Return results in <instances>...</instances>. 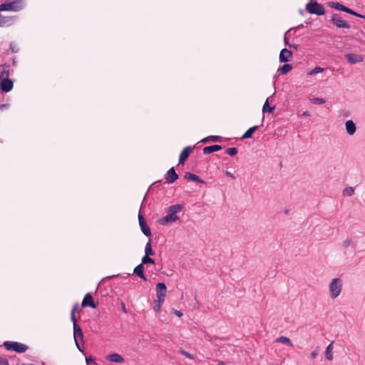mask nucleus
I'll list each match as a JSON object with an SVG mask.
<instances>
[{"label":"nucleus","instance_id":"5701e85b","mask_svg":"<svg viewBox=\"0 0 365 365\" xmlns=\"http://www.w3.org/2000/svg\"><path fill=\"white\" fill-rule=\"evenodd\" d=\"M185 179L197 182L200 183H204V180H202L199 176L195 174L186 173L184 176Z\"/></svg>","mask_w":365,"mask_h":365},{"label":"nucleus","instance_id":"4468645a","mask_svg":"<svg viewBox=\"0 0 365 365\" xmlns=\"http://www.w3.org/2000/svg\"><path fill=\"white\" fill-rule=\"evenodd\" d=\"M292 52L287 48H283L279 53V59L281 63H287L292 60Z\"/></svg>","mask_w":365,"mask_h":365},{"label":"nucleus","instance_id":"4c0bfd02","mask_svg":"<svg viewBox=\"0 0 365 365\" xmlns=\"http://www.w3.org/2000/svg\"><path fill=\"white\" fill-rule=\"evenodd\" d=\"M179 352L185 356L186 358H188V359H194V356L190 354V353H188L187 351H186L185 350L182 349H179Z\"/></svg>","mask_w":365,"mask_h":365},{"label":"nucleus","instance_id":"a878e982","mask_svg":"<svg viewBox=\"0 0 365 365\" xmlns=\"http://www.w3.org/2000/svg\"><path fill=\"white\" fill-rule=\"evenodd\" d=\"M277 342H279L284 344H287L289 346H293V343L292 341L287 336H280L276 339Z\"/></svg>","mask_w":365,"mask_h":365},{"label":"nucleus","instance_id":"4be33fe9","mask_svg":"<svg viewBox=\"0 0 365 365\" xmlns=\"http://www.w3.org/2000/svg\"><path fill=\"white\" fill-rule=\"evenodd\" d=\"M176 222L175 217H171V215L167 214L165 217L160 218L158 222L161 225H167L169 223Z\"/></svg>","mask_w":365,"mask_h":365},{"label":"nucleus","instance_id":"79ce46f5","mask_svg":"<svg viewBox=\"0 0 365 365\" xmlns=\"http://www.w3.org/2000/svg\"><path fill=\"white\" fill-rule=\"evenodd\" d=\"M346 13H348L349 14H351L353 16H357V17H360L361 16V14H359V13L354 11V10H352V9H351L349 8L348 9V11H347Z\"/></svg>","mask_w":365,"mask_h":365},{"label":"nucleus","instance_id":"f03ea898","mask_svg":"<svg viewBox=\"0 0 365 365\" xmlns=\"http://www.w3.org/2000/svg\"><path fill=\"white\" fill-rule=\"evenodd\" d=\"M24 8L23 0H13L0 4V11H19Z\"/></svg>","mask_w":365,"mask_h":365},{"label":"nucleus","instance_id":"8fccbe9b","mask_svg":"<svg viewBox=\"0 0 365 365\" xmlns=\"http://www.w3.org/2000/svg\"><path fill=\"white\" fill-rule=\"evenodd\" d=\"M122 310L125 313H128L127 309L125 307V305L123 302L121 303Z\"/></svg>","mask_w":365,"mask_h":365},{"label":"nucleus","instance_id":"cd10ccee","mask_svg":"<svg viewBox=\"0 0 365 365\" xmlns=\"http://www.w3.org/2000/svg\"><path fill=\"white\" fill-rule=\"evenodd\" d=\"M332 344H333V342L329 344L325 351L326 358L329 361L333 359V354H332L333 346H332Z\"/></svg>","mask_w":365,"mask_h":365},{"label":"nucleus","instance_id":"ea45409f","mask_svg":"<svg viewBox=\"0 0 365 365\" xmlns=\"http://www.w3.org/2000/svg\"><path fill=\"white\" fill-rule=\"evenodd\" d=\"M9 46L13 53H17L19 50L17 44L14 42H11Z\"/></svg>","mask_w":365,"mask_h":365},{"label":"nucleus","instance_id":"f8f14e48","mask_svg":"<svg viewBox=\"0 0 365 365\" xmlns=\"http://www.w3.org/2000/svg\"><path fill=\"white\" fill-rule=\"evenodd\" d=\"M179 178V175L175 172V168L172 167L170 168L165 175L166 182L172 184L175 182Z\"/></svg>","mask_w":365,"mask_h":365},{"label":"nucleus","instance_id":"58836bf2","mask_svg":"<svg viewBox=\"0 0 365 365\" xmlns=\"http://www.w3.org/2000/svg\"><path fill=\"white\" fill-rule=\"evenodd\" d=\"M323 70H324V68L319 67V66H316L312 70H311L308 73L309 75H314V74H317L318 73L323 71Z\"/></svg>","mask_w":365,"mask_h":365},{"label":"nucleus","instance_id":"f257e3e1","mask_svg":"<svg viewBox=\"0 0 365 365\" xmlns=\"http://www.w3.org/2000/svg\"><path fill=\"white\" fill-rule=\"evenodd\" d=\"M3 346L7 351H14L19 354L24 353L29 349L27 345L17 341H6L4 342Z\"/></svg>","mask_w":365,"mask_h":365},{"label":"nucleus","instance_id":"052dcab7","mask_svg":"<svg viewBox=\"0 0 365 365\" xmlns=\"http://www.w3.org/2000/svg\"><path fill=\"white\" fill-rule=\"evenodd\" d=\"M6 104H2V105L1 106V108H5V107H6Z\"/></svg>","mask_w":365,"mask_h":365},{"label":"nucleus","instance_id":"473e14b6","mask_svg":"<svg viewBox=\"0 0 365 365\" xmlns=\"http://www.w3.org/2000/svg\"><path fill=\"white\" fill-rule=\"evenodd\" d=\"M354 192V190L352 187H347L343 190V195L351 196Z\"/></svg>","mask_w":365,"mask_h":365},{"label":"nucleus","instance_id":"b1692460","mask_svg":"<svg viewBox=\"0 0 365 365\" xmlns=\"http://www.w3.org/2000/svg\"><path fill=\"white\" fill-rule=\"evenodd\" d=\"M259 128L258 125L250 128L242 135V139H247L252 138L253 133Z\"/></svg>","mask_w":365,"mask_h":365},{"label":"nucleus","instance_id":"37998d69","mask_svg":"<svg viewBox=\"0 0 365 365\" xmlns=\"http://www.w3.org/2000/svg\"><path fill=\"white\" fill-rule=\"evenodd\" d=\"M71 319L73 322V326H75V324H77L75 314L71 313Z\"/></svg>","mask_w":365,"mask_h":365},{"label":"nucleus","instance_id":"2eb2a0df","mask_svg":"<svg viewBox=\"0 0 365 365\" xmlns=\"http://www.w3.org/2000/svg\"><path fill=\"white\" fill-rule=\"evenodd\" d=\"M192 150L193 147L187 146L182 150L179 157V164H185Z\"/></svg>","mask_w":365,"mask_h":365},{"label":"nucleus","instance_id":"4d7b16f0","mask_svg":"<svg viewBox=\"0 0 365 365\" xmlns=\"http://www.w3.org/2000/svg\"><path fill=\"white\" fill-rule=\"evenodd\" d=\"M217 365H225V363L223 361H220Z\"/></svg>","mask_w":365,"mask_h":365},{"label":"nucleus","instance_id":"e433bc0d","mask_svg":"<svg viewBox=\"0 0 365 365\" xmlns=\"http://www.w3.org/2000/svg\"><path fill=\"white\" fill-rule=\"evenodd\" d=\"M163 302H160L159 299H158V300L155 301V305L153 307V309L155 310V312H160V307H161V304Z\"/></svg>","mask_w":365,"mask_h":365},{"label":"nucleus","instance_id":"5fc2aeb1","mask_svg":"<svg viewBox=\"0 0 365 365\" xmlns=\"http://www.w3.org/2000/svg\"><path fill=\"white\" fill-rule=\"evenodd\" d=\"M303 115H304V116H309L310 115L309 112V111H304L303 113Z\"/></svg>","mask_w":365,"mask_h":365},{"label":"nucleus","instance_id":"bb28decb","mask_svg":"<svg viewBox=\"0 0 365 365\" xmlns=\"http://www.w3.org/2000/svg\"><path fill=\"white\" fill-rule=\"evenodd\" d=\"M292 69V66L291 64L285 63L282 66H281L278 71L281 74L285 75L288 72H289Z\"/></svg>","mask_w":365,"mask_h":365},{"label":"nucleus","instance_id":"bf43d9fd","mask_svg":"<svg viewBox=\"0 0 365 365\" xmlns=\"http://www.w3.org/2000/svg\"><path fill=\"white\" fill-rule=\"evenodd\" d=\"M6 104H2V105L1 106V108H5V107H6Z\"/></svg>","mask_w":365,"mask_h":365},{"label":"nucleus","instance_id":"3c124183","mask_svg":"<svg viewBox=\"0 0 365 365\" xmlns=\"http://www.w3.org/2000/svg\"><path fill=\"white\" fill-rule=\"evenodd\" d=\"M298 46H298V45H297V44H291V43H290V44H289V48H294V49H295V50H297V49H298Z\"/></svg>","mask_w":365,"mask_h":365},{"label":"nucleus","instance_id":"ddd939ff","mask_svg":"<svg viewBox=\"0 0 365 365\" xmlns=\"http://www.w3.org/2000/svg\"><path fill=\"white\" fill-rule=\"evenodd\" d=\"M344 57L351 64L358 63L364 60V57L361 55L352 53H346Z\"/></svg>","mask_w":365,"mask_h":365},{"label":"nucleus","instance_id":"dca6fc26","mask_svg":"<svg viewBox=\"0 0 365 365\" xmlns=\"http://www.w3.org/2000/svg\"><path fill=\"white\" fill-rule=\"evenodd\" d=\"M133 274L139 277L143 280L147 281V277L144 273V265L141 263L134 268Z\"/></svg>","mask_w":365,"mask_h":365},{"label":"nucleus","instance_id":"c85d7f7f","mask_svg":"<svg viewBox=\"0 0 365 365\" xmlns=\"http://www.w3.org/2000/svg\"><path fill=\"white\" fill-rule=\"evenodd\" d=\"M145 255H148V256H150V255H155V252H154V251L152 249L151 240H149V241L147 242V244L145 245Z\"/></svg>","mask_w":365,"mask_h":365},{"label":"nucleus","instance_id":"f704fd0d","mask_svg":"<svg viewBox=\"0 0 365 365\" xmlns=\"http://www.w3.org/2000/svg\"><path fill=\"white\" fill-rule=\"evenodd\" d=\"M225 153L230 156H235L237 153V149L236 148H228Z\"/></svg>","mask_w":365,"mask_h":365},{"label":"nucleus","instance_id":"aec40b11","mask_svg":"<svg viewBox=\"0 0 365 365\" xmlns=\"http://www.w3.org/2000/svg\"><path fill=\"white\" fill-rule=\"evenodd\" d=\"M346 130L347 133L352 135L355 133L356 128L355 123L351 120H349L345 123Z\"/></svg>","mask_w":365,"mask_h":365},{"label":"nucleus","instance_id":"13d9d810","mask_svg":"<svg viewBox=\"0 0 365 365\" xmlns=\"http://www.w3.org/2000/svg\"><path fill=\"white\" fill-rule=\"evenodd\" d=\"M359 18L364 19H365V15L361 14V16Z\"/></svg>","mask_w":365,"mask_h":365},{"label":"nucleus","instance_id":"20e7f679","mask_svg":"<svg viewBox=\"0 0 365 365\" xmlns=\"http://www.w3.org/2000/svg\"><path fill=\"white\" fill-rule=\"evenodd\" d=\"M342 289V281L339 278H334L329 284L330 296L332 299L336 298Z\"/></svg>","mask_w":365,"mask_h":365},{"label":"nucleus","instance_id":"c03bdc74","mask_svg":"<svg viewBox=\"0 0 365 365\" xmlns=\"http://www.w3.org/2000/svg\"><path fill=\"white\" fill-rule=\"evenodd\" d=\"M225 174L226 176L231 178L232 179H235V175L230 173V171H225Z\"/></svg>","mask_w":365,"mask_h":365},{"label":"nucleus","instance_id":"f3484780","mask_svg":"<svg viewBox=\"0 0 365 365\" xmlns=\"http://www.w3.org/2000/svg\"><path fill=\"white\" fill-rule=\"evenodd\" d=\"M9 64L0 65V79L6 78L9 76Z\"/></svg>","mask_w":365,"mask_h":365},{"label":"nucleus","instance_id":"6ab92c4d","mask_svg":"<svg viewBox=\"0 0 365 365\" xmlns=\"http://www.w3.org/2000/svg\"><path fill=\"white\" fill-rule=\"evenodd\" d=\"M106 359L115 363H123L124 359L119 354L113 353L107 356Z\"/></svg>","mask_w":365,"mask_h":365},{"label":"nucleus","instance_id":"49530a36","mask_svg":"<svg viewBox=\"0 0 365 365\" xmlns=\"http://www.w3.org/2000/svg\"><path fill=\"white\" fill-rule=\"evenodd\" d=\"M304 27V25L303 24H300L294 28H292L290 29L289 30L287 31V32H290L291 31L294 30V31H296L297 29H299L300 28H303Z\"/></svg>","mask_w":365,"mask_h":365},{"label":"nucleus","instance_id":"72a5a7b5","mask_svg":"<svg viewBox=\"0 0 365 365\" xmlns=\"http://www.w3.org/2000/svg\"><path fill=\"white\" fill-rule=\"evenodd\" d=\"M11 20V18L4 16L0 14V26H4Z\"/></svg>","mask_w":365,"mask_h":365},{"label":"nucleus","instance_id":"864d4df0","mask_svg":"<svg viewBox=\"0 0 365 365\" xmlns=\"http://www.w3.org/2000/svg\"><path fill=\"white\" fill-rule=\"evenodd\" d=\"M317 356V352H315V351H312V352L311 353V356H312V358L314 359Z\"/></svg>","mask_w":365,"mask_h":365},{"label":"nucleus","instance_id":"39448f33","mask_svg":"<svg viewBox=\"0 0 365 365\" xmlns=\"http://www.w3.org/2000/svg\"><path fill=\"white\" fill-rule=\"evenodd\" d=\"M330 21L336 26L337 28L340 29H349L350 25L348 22L343 20L341 16L339 14H334L331 16Z\"/></svg>","mask_w":365,"mask_h":365},{"label":"nucleus","instance_id":"423d86ee","mask_svg":"<svg viewBox=\"0 0 365 365\" xmlns=\"http://www.w3.org/2000/svg\"><path fill=\"white\" fill-rule=\"evenodd\" d=\"M73 336L77 348L79 351H83L79 345L78 340H83V333L81 327L78 324H75V326H73Z\"/></svg>","mask_w":365,"mask_h":365},{"label":"nucleus","instance_id":"412c9836","mask_svg":"<svg viewBox=\"0 0 365 365\" xmlns=\"http://www.w3.org/2000/svg\"><path fill=\"white\" fill-rule=\"evenodd\" d=\"M222 149V147L220 145H212L206 146L203 148L202 151L204 154H210L215 151H218Z\"/></svg>","mask_w":365,"mask_h":365},{"label":"nucleus","instance_id":"a211bd4d","mask_svg":"<svg viewBox=\"0 0 365 365\" xmlns=\"http://www.w3.org/2000/svg\"><path fill=\"white\" fill-rule=\"evenodd\" d=\"M328 6L332 9H336V10H339V11H344V12H347L348 11V7L345 6L344 5L339 3V2H336V1H329L328 3Z\"/></svg>","mask_w":365,"mask_h":365},{"label":"nucleus","instance_id":"de8ad7c7","mask_svg":"<svg viewBox=\"0 0 365 365\" xmlns=\"http://www.w3.org/2000/svg\"><path fill=\"white\" fill-rule=\"evenodd\" d=\"M173 311L174 314H176L178 317H182V313L180 311H178V310H176V309H173Z\"/></svg>","mask_w":365,"mask_h":365},{"label":"nucleus","instance_id":"c9c22d12","mask_svg":"<svg viewBox=\"0 0 365 365\" xmlns=\"http://www.w3.org/2000/svg\"><path fill=\"white\" fill-rule=\"evenodd\" d=\"M311 102L314 104L319 105L324 103L326 101L324 98H313L311 99Z\"/></svg>","mask_w":365,"mask_h":365},{"label":"nucleus","instance_id":"6e6552de","mask_svg":"<svg viewBox=\"0 0 365 365\" xmlns=\"http://www.w3.org/2000/svg\"><path fill=\"white\" fill-rule=\"evenodd\" d=\"M139 225L142 232L147 237H150L152 233L149 226L147 225L146 221L143 216L139 213L138 215Z\"/></svg>","mask_w":365,"mask_h":365},{"label":"nucleus","instance_id":"a19ab883","mask_svg":"<svg viewBox=\"0 0 365 365\" xmlns=\"http://www.w3.org/2000/svg\"><path fill=\"white\" fill-rule=\"evenodd\" d=\"M0 365H9V360L6 358L0 356Z\"/></svg>","mask_w":365,"mask_h":365},{"label":"nucleus","instance_id":"0eeeda50","mask_svg":"<svg viewBox=\"0 0 365 365\" xmlns=\"http://www.w3.org/2000/svg\"><path fill=\"white\" fill-rule=\"evenodd\" d=\"M156 293L157 297L160 299V302H164L166 293H167V287L165 283L159 282L156 285Z\"/></svg>","mask_w":365,"mask_h":365},{"label":"nucleus","instance_id":"9d476101","mask_svg":"<svg viewBox=\"0 0 365 365\" xmlns=\"http://www.w3.org/2000/svg\"><path fill=\"white\" fill-rule=\"evenodd\" d=\"M183 209V205L181 204H175L171 206H169L166 212L168 215H171V217H175L176 221L178 220L179 217L176 215V214L181 211Z\"/></svg>","mask_w":365,"mask_h":365},{"label":"nucleus","instance_id":"9b49d317","mask_svg":"<svg viewBox=\"0 0 365 365\" xmlns=\"http://www.w3.org/2000/svg\"><path fill=\"white\" fill-rule=\"evenodd\" d=\"M13 86V81L9 78L0 79V89L2 91L9 92L12 90Z\"/></svg>","mask_w":365,"mask_h":365},{"label":"nucleus","instance_id":"393cba45","mask_svg":"<svg viewBox=\"0 0 365 365\" xmlns=\"http://www.w3.org/2000/svg\"><path fill=\"white\" fill-rule=\"evenodd\" d=\"M223 138L219 135H210L202 140V142L206 143L207 141H213V142H222Z\"/></svg>","mask_w":365,"mask_h":365},{"label":"nucleus","instance_id":"c756f323","mask_svg":"<svg viewBox=\"0 0 365 365\" xmlns=\"http://www.w3.org/2000/svg\"><path fill=\"white\" fill-rule=\"evenodd\" d=\"M268 98L266 100L265 103L263 105L262 107V112L264 113H272L274 110V106H270L269 105Z\"/></svg>","mask_w":365,"mask_h":365},{"label":"nucleus","instance_id":"7c9ffc66","mask_svg":"<svg viewBox=\"0 0 365 365\" xmlns=\"http://www.w3.org/2000/svg\"><path fill=\"white\" fill-rule=\"evenodd\" d=\"M344 249H347L349 247H351L354 250L355 249L356 245H354L353 240L351 238H346L342 244Z\"/></svg>","mask_w":365,"mask_h":365},{"label":"nucleus","instance_id":"09e8293b","mask_svg":"<svg viewBox=\"0 0 365 365\" xmlns=\"http://www.w3.org/2000/svg\"><path fill=\"white\" fill-rule=\"evenodd\" d=\"M78 309V304L76 303L73 305V309L71 310V313L75 314V312L77 311Z\"/></svg>","mask_w":365,"mask_h":365},{"label":"nucleus","instance_id":"603ef678","mask_svg":"<svg viewBox=\"0 0 365 365\" xmlns=\"http://www.w3.org/2000/svg\"><path fill=\"white\" fill-rule=\"evenodd\" d=\"M86 360L87 363H89L90 361H94V359L91 356L86 357Z\"/></svg>","mask_w":365,"mask_h":365},{"label":"nucleus","instance_id":"a18cd8bd","mask_svg":"<svg viewBox=\"0 0 365 365\" xmlns=\"http://www.w3.org/2000/svg\"><path fill=\"white\" fill-rule=\"evenodd\" d=\"M287 33H288V32L287 31V32H286V34H285V35H284V42L285 46H289V44H290V43H289L288 38L287 37Z\"/></svg>","mask_w":365,"mask_h":365},{"label":"nucleus","instance_id":"2f4dec72","mask_svg":"<svg viewBox=\"0 0 365 365\" xmlns=\"http://www.w3.org/2000/svg\"><path fill=\"white\" fill-rule=\"evenodd\" d=\"M141 264L143 265L144 264H155V260L150 257V256H148V255H144L142 258V260H141Z\"/></svg>","mask_w":365,"mask_h":365},{"label":"nucleus","instance_id":"7ed1b4c3","mask_svg":"<svg viewBox=\"0 0 365 365\" xmlns=\"http://www.w3.org/2000/svg\"><path fill=\"white\" fill-rule=\"evenodd\" d=\"M306 10L310 14H316L317 16H322L325 14L324 6L316 1H311L307 4Z\"/></svg>","mask_w":365,"mask_h":365},{"label":"nucleus","instance_id":"6e6d98bb","mask_svg":"<svg viewBox=\"0 0 365 365\" xmlns=\"http://www.w3.org/2000/svg\"><path fill=\"white\" fill-rule=\"evenodd\" d=\"M161 180H158L156 182H155L152 185H157V184H160L161 183Z\"/></svg>","mask_w":365,"mask_h":365},{"label":"nucleus","instance_id":"1a4fd4ad","mask_svg":"<svg viewBox=\"0 0 365 365\" xmlns=\"http://www.w3.org/2000/svg\"><path fill=\"white\" fill-rule=\"evenodd\" d=\"M82 307H91V308H96L98 306V303H96L93 300V296L91 293H87L82 301L81 304Z\"/></svg>","mask_w":365,"mask_h":365}]
</instances>
